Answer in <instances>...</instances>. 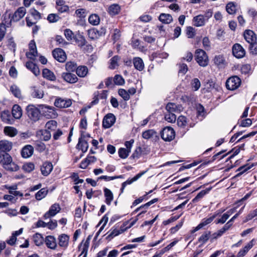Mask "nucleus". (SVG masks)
<instances>
[{"instance_id":"ddd939ff","label":"nucleus","mask_w":257,"mask_h":257,"mask_svg":"<svg viewBox=\"0 0 257 257\" xmlns=\"http://www.w3.org/2000/svg\"><path fill=\"white\" fill-rule=\"evenodd\" d=\"M52 55L54 58L60 62H64L66 60V55L62 49H55L53 51Z\"/></svg>"},{"instance_id":"f704fd0d","label":"nucleus","mask_w":257,"mask_h":257,"mask_svg":"<svg viewBox=\"0 0 257 257\" xmlns=\"http://www.w3.org/2000/svg\"><path fill=\"white\" fill-rule=\"evenodd\" d=\"M4 133L7 136L11 137H15L18 134L17 129L12 126H6L4 128Z\"/></svg>"},{"instance_id":"13d9d810","label":"nucleus","mask_w":257,"mask_h":257,"mask_svg":"<svg viewBox=\"0 0 257 257\" xmlns=\"http://www.w3.org/2000/svg\"><path fill=\"white\" fill-rule=\"evenodd\" d=\"M214 62L217 66H221L224 63V59L222 55L216 56L214 58Z\"/></svg>"},{"instance_id":"4468645a","label":"nucleus","mask_w":257,"mask_h":257,"mask_svg":"<svg viewBox=\"0 0 257 257\" xmlns=\"http://www.w3.org/2000/svg\"><path fill=\"white\" fill-rule=\"evenodd\" d=\"M125 230V229L123 228V227H118V226H115L107 233L108 235L106 238L110 240L115 236L123 233Z\"/></svg>"},{"instance_id":"09e8293b","label":"nucleus","mask_w":257,"mask_h":257,"mask_svg":"<svg viewBox=\"0 0 257 257\" xmlns=\"http://www.w3.org/2000/svg\"><path fill=\"white\" fill-rule=\"evenodd\" d=\"M2 120L6 123H9L11 122V115L9 111H4L1 113V115Z\"/></svg>"},{"instance_id":"ea45409f","label":"nucleus","mask_w":257,"mask_h":257,"mask_svg":"<svg viewBox=\"0 0 257 257\" xmlns=\"http://www.w3.org/2000/svg\"><path fill=\"white\" fill-rule=\"evenodd\" d=\"M211 187L206 189L204 190L200 191L197 196L193 199L192 202L193 203L197 202L200 199L203 198L206 194H207L211 189Z\"/></svg>"},{"instance_id":"49530a36","label":"nucleus","mask_w":257,"mask_h":257,"mask_svg":"<svg viewBox=\"0 0 257 257\" xmlns=\"http://www.w3.org/2000/svg\"><path fill=\"white\" fill-rule=\"evenodd\" d=\"M66 70L68 72H73L76 70L77 64L74 62L69 61L65 64Z\"/></svg>"},{"instance_id":"e2e57ef3","label":"nucleus","mask_w":257,"mask_h":257,"mask_svg":"<svg viewBox=\"0 0 257 257\" xmlns=\"http://www.w3.org/2000/svg\"><path fill=\"white\" fill-rule=\"evenodd\" d=\"M195 30L192 27H188L186 29V35L188 38H193L195 35Z\"/></svg>"},{"instance_id":"9d476101","label":"nucleus","mask_w":257,"mask_h":257,"mask_svg":"<svg viewBox=\"0 0 257 257\" xmlns=\"http://www.w3.org/2000/svg\"><path fill=\"white\" fill-rule=\"evenodd\" d=\"M54 105L59 108H67L72 105V100L70 99H64L57 97L54 102Z\"/></svg>"},{"instance_id":"4be33fe9","label":"nucleus","mask_w":257,"mask_h":257,"mask_svg":"<svg viewBox=\"0 0 257 257\" xmlns=\"http://www.w3.org/2000/svg\"><path fill=\"white\" fill-rule=\"evenodd\" d=\"M158 201V199L157 198H155L152 200H151L150 201L147 202V203L144 204V205H141V206H140L139 207L137 208L134 211V213H137L138 212L139 210H141L142 208H145V210H142V212L141 213H140L138 215H137V217H139V216H140L143 213H145L146 211H147V210L148 209V208L151 205H152L153 204L156 203V202Z\"/></svg>"},{"instance_id":"5fc2aeb1","label":"nucleus","mask_w":257,"mask_h":257,"mask_svg":"<svg viewBox=\"0 0 257 257\" xmlns=\"http://www.w3.org/2000/svg\"><path fill=\"white\" fill-rule=\"evenodd\" d=\"M130 152L125 148H121L118 150V155L122 159L126 158L129 155Z\"/></svg>"},{"instance_id":"a18cd8bd","label":"nucleus","mask_w":257,"mask_h":257,"mask_svg":"<svg viewBox=\"0 0 257 257\" xmlns=\"http://www.w3.org/2000/svg\"><path fill=\"white\" fill-rule=\"evenodd\" d=\"M120 11V7L118 5H112L108 9V12L111 15H117Z\"/></svg>"},{"instance_id":"a211bd4d","label":"nucleus","mask_w":257,"mask_h":257,"mask_svg":"<svg viewBox=\"0 0 257 257\" xmlns=\"http://www.w3.org/2000/svg\"><path fill=\"white\" fill-rule=\"evenodd\" d=\"M62 77L65 81L70 83H74L78 79L74 74L71 73H63Z\"/></svg>"},{"instance_id":"b1692460","label":"nucleus","mask_w":257,"mask_h":257,"mask_svg":"<svg viewBox=\"0 0 257 257\" xmlns=\"http://www.w3.org/2000/svg\"><path fill=\"white\" fill-rule=\"evenodd\" d=\"M83 137H84V136L82 134L81 137L79 138L78 143L77 146L82 152L85 153L87 151L88 144V143L83 139Z\"/></svg>"},{"instance_id":"6e6d98bb","label":"nucleus","mask_w":257,"mask_h":257,"mask_svg":"<svg viewBox=\"0 0 257 257\" xmlns=\"http://www.w3.org/2000/svg\"><path fill=\"white\" fill-rule=\"evenodd\" d=\"M118 94L125 101L129 100L130 98L129 93L124 89H119Z\"/></svg>"},{"instance_id":"3c124183","label":"nucleus","mask_w":257,"mask_h":257,"mask_svg":"<svg viewBox=\"0 0 257 257\" xmlns=\"http://www.w3.org/2000/svg\"><path fill=\"white\" fill-rule=\"evenodd\" d=\"M38 110L40 112V116L41 115L47 116L48 112V106L43 104L38 105Z\"/></svg>"},{"instance_id":"72a5a7b5","label":"nucleus","mask_w":257,"mask_h":257,"mask_svg":"<svg viewBox=\"0 0 257 257\" xmlns=\"http://www.w3.org/2000/svg\"><path fill=\"white\" fill-rule=\"evenodd\" d=\"M159 20L165 24H170L173 21V18L171 15L162 13L159 18Z\"/></svg>"},{"instance_id":"9b49d317","label":"nucleus","mask_w":257,"mask_h":257,"mask_svg":"<svg viewBox=\"0 0 257 257\" xmlns=\"http://www.w3.org/2000/svg\"><path fill=\"white\" fill-rule=\"evenodd\" d=\"M232 54L237 58H241L245 56V51L241 45L234 44L232 48Z\"/></svg>"},{"instance_id":"f03ea898","label":"nucleus","mask_w":257,"mask_h":257,"mask_svg":"<svg viewBox=\"0 0 257 257\" xmlns=\"http://www.w3.org/2000/svg\"><path fill=\"white\" fill-rule=\"evenodd\" d=\"M28 117L34 122L40 119V112L38 108L33 104H29L26 108Z\"/></svg>"},{"instance_id":"c756f323","label":"nucleus","mask_w":257,"mask_h":257,"mask_svg":"<svg viewBox=\"0 0 257 257\" xmlns=\"http://www.w3.org/2000/svg\"><path fill=\"white\" fill-rule=\"evenodd\" d=\"M37 137L42 141L48 140V131L47 128L38 131L36 133Z\"/></svg>"},{"instance_id":"79ce46f5","label":"nucleus","mask_w":257,"mask_h":257,"mask_svg":"<svg viewBox=\"0 0 257 257\" xmlns=\"http://www.w3.org/2000/svg\"><path fill=\"white\" fill-rule=\"evenodd\" d=\"M88 21L90 24L93 26L98 25L100 22L99 17L96 14L91 15L89 17Z\"/></svg>"},{"instance_id":"1a4fd4ad","label":"nucleus","mask_w":257,"mask_h":257,"mask_svg":"<svg viewBox=\"0 0 257 257\" xmlns=\"http://www.w3.org/2000/svg\"><path fill=\"white\" fill-rule=\"evenodd\" d=\"M207 17L208 18L206 20L204 17V16L202 15H198L196 17H194L193 19V22L194 23V25L196 27H199L203 26L205 25L206 21L208 19L209 17L212 16V12H210L208 11L207 13Z\"/></svg>"},{"instance_id":"dca6fc26","label":"nucleus","mask_w":257,"mask_h":257,"mask_svg":"<svg viewBox=\"0 0 257 257\" xmlns=\"http://www.w3.org/2000/svg\"><path fill=\"white\" fill-rule=\"evenodd\" d=\"M166 109L168 112L174 113L175 112H180L182 110V107L180 105H177L174 103L170 102L167 104Z\"/></svg>"},{"instance_id":"4c0bfd02","label":"nucleus","mask_w":257,"mask_h":257,"mask_svg":"<svg viewBox=\"0 0 257 257\" xmlns=\"http://www.w3.org/2000/svg\"><path fill=\"white\" fill-rule=\"evenodd\" d=\"M69 237L65 234H63L59 237V244L62 247H66L68 244Z\"/></svg>"},{"instance_id":"6e6552de","label":"nucleus","mask_w":257,"mask_h":257,"mask_svg":"<svg viewBox=\"0 0 257 257\" xmlns=\"http://www.w3.org/2000/svg\"><path fill=\"white\" fill-rule=\"evenodd\" d=\"M26 13L25 8L22 7L19 8L12 15H10L9 17L11 18V22H16L22 19Z\"/></svg>"},{"instance_id":"a19ab883","label":"nucleus","mask_w":257,"mask_h":257,"mask_svg":"<svg viewBox=\"0 0 257 257\" xmlns=\"http://www.w3.org/2000/svg\"><path fill=\"white\" fill-rule=\"evenodd\" d=\"M157 136V133L154 130H149L143 133L142 137L145 139H149Z\"/></svg>"},{"instance_id":"5701e85b","label":"nucleus","mask_w":257,"mask_h":257,"mask_svg":"<svg viewBox=\"0 0 257 257\" xmlns=\"http://www.w3.org/2000/svg\"><path fill=\"white\" fill-rule=\"evenodd\" d=\"M103 31L104 30L102 29H101V32L97 31L95 29H90L88 30V36L92 40L96 39L101 36L102 33L105 34Z\"/></svg>"},{"instance_id":"c03bdc74","label":"nucleus","mask_w":257,"mask_h":257,"mask_svg":"<svg viewBox=\"0 0 257 257\" xmlns=\"http://www.w3.org/2000/svg\"><path fill=\"white\" fill-rule=\"evenodd\" d=\"M33 241L36 245L39 246L43 244L44 238L41 234L37 233L33 236Z\"/></svg>"},{"instance_id":"de8ad7c7","label":"nucleus","mask_w":257,"mask_h":257,"mask_svg":"<svg viewBox=\"0 0 257 257\" xmlns=\"http://www.w3.org/2000/svg\"><path fill=\"white\" fill-rule=\"evenodd\" d=\"M211 233L210 231H205L198 239L199 242L202 244L205 243L210 237Z\"/></svg>"},{"instance_id":"0e129e2a","label":"nucleus","mask_w":257,"mask_h":257,"mask_svg":"<svg viewBox=\"0 0 257 257\" xmlns=\"http://www.w3.org/2000/svg\"><path fill=\"white\" fill-rule=\"evenodd\" d=\"M36 150L40 152L44 151L46 149L45 145L41 141H37L35 143Z\"/></svg>"},{"instance_id":"0eeeda50","label":"nucleus","mask_w":257,"mask_h":257,"mask_svg":"<svg viewBox=\"0 0 257 257\" xmlns=\"http://www.w3.org/2000/svg\"><path fill=\"white\" fill-rule=\"evenodd\" d=\"M162 138L165 141H171L175 138V133L171 127H165L161 133Z\"/></svg>"},{"instance_id":"69168bd1","label":"nucleus","mask_w":257,"mask_h":257,"mask_svg":"<svg viewBox=\"0 0 257 257\" xmlns=\"http://www.w3.org/2000/svg\"><path fill=\"white\" fill-rule=\"evenodd\" d=\"M7 46L10 50L15 52L16 51V44L13 38H10L8 41Z\"/></svg>"},{"instance_id":"c85d7f7f","label":"nucleus","mask_w":257,"mask_h":257,"mask_svg":"<svg viewBox=\"0 0 257 257\" xmlns=\"http://www.w3.org/2000/svg\"><path fill=\"white\" fill-rule=\"evenodd\" d=\"M12 113L13 116L15 118H20L22 115V110L21 107L17 104L14 105L12 108Z\"/></svg>"},{"instance_id":"7ed1b4c3","label":"nucleus","mask_w":257,"mask_h":257,"mask_svg":"<svg viewBox=\"0 0 257 257\" xmlns=\"http://www.w3.org/2000/svg\"><path fill=\"white\" fill-rule=\"evenodd\" d=\"M195 60L202 67H205L208 64V58L206 52L202 49H197L195 52Z\"/></svg>"},{"instance_id":"a878e982","label":"nucleus","mask_w":257,"mask_h":257,"mask_svg":"<svg viewBox=\"0 0 257 257\" xmlns=\"http://www.w3.org/2000/svg\"><path fill=\"white\" fill-rule=\"evenodd\" d=\"M104 194L105 198V202L108 205H110L111 204V201L113 199V195L112 192L107 188H104Z\"/></svg>"},{"instance_id":"39448f33","label":"nucleus","mask_w":257,"mask_h":257,"mask_svg":"<svg viewBox=\"0 0 257 257\" xmlns=\"http://www.w3.org/2000/svg\"><path fill=\"white\" fill-rule=\"evenodd\" d=\"M241 84V80L237 76L229 77L226 81V87L228 90H234L239 87Z\"/></svg>"},{"instance_id":"8fccbe9b","label":"nucleus","mask_w":257,"mask_h":257,"mask_svg":"<svg viewBox=\"0 0 257 257\" xmlns=\"http://www.w3.org/2000/svg\"><path fill=\"white\" fill-rule=\"evenodd\" d=\"M38 55L37 50H29V52L26 53V57L32 60H35L36 57Z\"/></svg>"},{"instance_id":"774afa93","label":"nucleus","mask_w":257,"mask_h":257,"mask_svg":"<svg viewBox=\"0 0 257 257\" xmlns=\"http://www.w3.org/2000/svg\"><path fill=\"white\" fill-rule=\"evenodd\" d=\"M64 35L68 41H71L73 38L74 39L75 36L73 32L69 29H67L64 31Z\"/></svg>"},{"instance_id":"680f3d73","label":"nucleus","mask_w":257,"mask_h":257,"mask_svg":"<svg viewBox=\"0 0 257 257\" xmlns=\"http://www.w3.org/2000/svg\"><path fill=\"white\" fill-rule=\"evenodd\" d=\"M34 164L32 163L25 164L23 166L24 170L27 173H30L34 169Z\"/></svg>"},{"instance_id":"052dcab7","label":"nucleus","mask_w":257,"mask_h":257,"mask_svg":"<svg viewBox=\"0 0 257 257\" xmlns=\"http://www.w3.org/2000/svg\"><path fill=\"white\" fill-rule=\"evenodd\" d=\"M203 47L206 50H209L211 49V42L207 37H205L202 40Z\"/></svg>"},{"instance_id":"412c9836","label":"nucleus","mask_w":257,"mask_h":257,"mask_svg":"<svg viewBox=\"0 0 257 257\" xmlns=\"http://www.w3.org/2000/svg\"><path fill=\"white\" fill-rule=\"evenodd\" d=\"M33 147L31 145H27L22 149L21 155L23 158H28L33 155Z\"/></svg>"},{"instance_id":"6ab92c4d","label":"nucleus","mask_w":257,"mask_h":257,"mask_svg":"<svg viewBox=\"0 0 257 257\" xmlns=\"http://www.w3.org/2000/svg\"><path fill=\"white\" fill-rule=\"evenodd\" d=\"M30 93L33 98H41L44 96L43 91L36 86L31 87Z\"/></svg>"},{"instance_id":"e433bc0d","label":"nucleus","mask_w":257,"mask_h":257,"mask_svg":"<svg viewBox=\"0 0 257 257\" xmlns=\"http://www.w3.org/2000/svg\"><path fill=\"white\" fill-rule=\"evenodd\" d=\"M253 166H254L253 164H251V165H248V164H246V165H245L240 167L237 170V171L239 172V173H237L235 176L234 177H238L240 176L244 173L246 172L248 170L251 169Z\"/></svg>"},{"instance_id":"aec40b11","label":"nucleus","mask_w":257,"mask_h":257,"mask_svg":"<svg viewBox=\"0 0 257 257\" xmlns=\"http://www.w3.org/2000/svg\"><path fill=\"white\" fill-rule=\"evenodd\" d=\"M254 239L250 241L243 248L240 249L237 254V257H243L245 255L249 249L253 246Z\"/></svg>"},{"instance_id":"603ef678","label":"nucleus","mask_w":257,"mask_h":257,"mask_svg":"<svg viewBox=\"0 0 257 257\" xmlns=\"http://www.w3.org/2000/svg\"><path fill=\"white\" fill-rule=\"evenodd\" d=\"M48 190L44 188L41 189L35 195L37 200H40L43 198L47 194Z\"/></svg>"},{"instance_id":"7c9ffc66","label":"nucleus","mask_w":257,"mask_h":257,"mask_svg":"<svg viewBox=\"0 0 257 257\" xmlns=\"http://www.w3.org/2000/svg\"><path fill=\"white\" fill-rule=\"evenodd\" d=\"M57 10L61 13L65 12L69 10V7L65 5L64 0H56V2Z\"/></svg>"},{"instance_id":"338daca9","label":"nucleus","mask_w":257,"mask_h":257,"mask_svg":"<svg viewBox=\"0 0 257 257\" xmlns=\"http://www.w3.org/2000/svg\"><path fill=\"white\" fill-rule=\"evenodd\" d=\"M229 217V215L226 213H225L221 216L220 218L215 220V223L216 224H223L226 222Z\"/></svg>"},{"instance_id":"c9c22d12","label":"nucleus","mask_w":257,"mask_h":257,"mask_svg":"<svg viewBox=\"0 0 257 257\" xmlns=\"http://www.w3.org/2000/svg\"><path fill=\"white\" fill-rule=\"evenodd\" d=\"M61 210L60 206L58 203H55L52 205L49 209V217L54 216Z\"/></svg>"},{"instance_id":"864d4df0","label":"nucleus","mask_w":257,"mask_h":257,"mask_svg":"<svg viewBox=\"0 0 257 257\" xmlns=\"http://www.w3.org/2000/svg\"><path fill=\"white\" fill-rule=\"evenodd\" d=\"M165 119L169 122H175L176 120V116L173 113L168 112L165 115Z\"/></svg>"},{"instance_id":"58836bf2","label":"nucleus","mask_w":257,"mask_h":257,"mask_svg":"<svg viewBox=\"0 0 257 257\" xmlns=\"http://www.w3.org/2000/svg\"><path fill=\"white\" fill-rule=\"evenodd\" d=\"M10 91L16 97L18 98H22L21 90L16 85L14 84L10 87Z\"/></svg>"},{"instance_id":"4d7b16f0","label":"nucleus","mask_w":257,"mask_h":257,"mask_svg":"<svg viewBox=\"0 0 257 257\" xmlns=\"http://www.w3.org/2000/svg\"><path fill=\"white\" fill-rule=\"evenodd\" d=\"M114 83L117 85H122L124 83V80L120 75H115L113 78Z\"/></svg>"},{"instance_id":"f257e3e1","label":"nucleus","mask_w":257,"mask_h":257,"mask_svg":"<svg viewBox=\"0 0 257 257\" xmlns=\"http://www.w3.org/2000/svg\"><path fill=\"white\" fill-rule=\"evenodd\" d=\"M0 164L8 171H16L19 166L12 162L11 156L7 153L0 152Z\"/></svg>"},{"instance_id":"2f4dec72","label":"nucleus","mask_w":257,"mask_h":257,"mask_svg":"<svg viewBox=\"0 0 257 257\" xmlns=\"http://www.w3.org/2000/svg\"><path fill=\"white\" fill-rule=\"evenodd\" d=\"M120 60V57L115 55L111 58L109 60V68L110 69H114L118 66V62Z\"/></svg>"},{"instance_id":"f8f14e48","label":"nucleus","mask_w":257,"mask_h":257,"mask_svg":"<svg viewBox=\"0 0 257 257\" xmlns=\"http://www.w3.org/2000/svg\"><path fill=\"white\" fill-rule=\"evenodd\" d=\"M115 121V117L112 113L107 114L103 118L102 126L105 128L110 127Z\"/></svg>"},{"instance_id":"20e7f679","label":"nucleus","mask_w":257,"mask_h":257,"mask_svg":"<svg viewBox=\"0 0 257 257\" xmlns=\"http://www.w3.org/2000/svg\"><path fill=\"white\" fill-rule=\"evenodd\" d=\"M76 43L80 48H83L87 52H91L93 47L90 44H86L87 41L85 37L81 35H76L74 37Z\"/></svg>"},{"instance_id":"cd10ccee","label":"nucleus","mask_w":257,"mask_h":257,"mask_svg":"<svg viewBox=\"0 0 257 257\" xmlns=\"http://www.w3.org/2000/svg\"><path fill=\"white\" fill-rule=\"evenodd\" d=\"M77 75L80 77H85L88 73V68L85 66H79L76 69Z\"/></svg>"},{"instance_id":"bf43d9fd","label":"nucleus","mask_w":257,"mask_h":257,"mask_svg":"<svg viewBox=\"0 0 257 257\" xmlns=\"http://www.w3.org/2000/svg\"><path fill=\"white\" fill-rule=\"evenodd\" d=\"M191 85L194 91H197L200 87L201 83L198 78H194L191 81Z\"/></svg>"},{"instance_id":"37998d69","label":"nucleus","mask_w":257,"mask_h":257,"mask_svg":"<svg viewBox=\"0 0 257 257\" xmlns=\"http://www.w3.org/2000/svg\"><path fill=\"white\" fill-rule=\"evenodd\" d=\"M226 10L229 14H234L236 11L235 4L233 2L228 3L226 6Z\"/></svg>"},{"instance_id":"423d86ee","label":"nucleus","mask_w":257,"mask_h":257,"mask_svg":"<svg viewBox=\"0 0 257 257\" xmlns=\"http://www.w3.org/2000/svg\"><path fill=\"white\" fill-rule=\"evenodd\" d=\"M224 211H225L224 209L221 210H219L217 212H216L214 214V215H213L212 216H210L207 218H204V219H202V221L192 231V233H194V232L198 231V230L200 229L204 226L210 223L216 216H217L219 214L222 213Z\"/></svg>"},{"instance_id":"393cba45","label":"nucleus","mask_w":257,"mask_h":257,"mask_svg":"<svg viewBox=\"0 0 257 257\" xmlns=\"http://www.w3.org/2000/svg\"><path fill=\"white\" fill-rule=\"evenodd\" d=\"M133 64L135 68L140 71H142L145 67L143 60L140 57H135L133 59Z\"/></svg>"},{"instance_id":"bb28decb","label":"nucleus","mask_w":257,"mask_h":257,"mask_svg":"<svg viewBox=\"0 0 257 257\" xmlns=\"http://www.w3.org/2000/svg\"><path fill=\"white\" fill-rule=\"evenodd\" d=\"M26 67L31 70L36 76L40 74V70L38 67L33 62L28 61L26 63Z\"/></svg>"},{"instance_id":"473e14b6","label":"nucleus","mask_w":257,"mask_h":257,"mask_svg":"<svg viewBox=\"0 0 257 257\" xmlns=\"http://www.w3.org/2000/svg\"><path fill=\"white\" fill-rule=\"evenodd\" d=\"M89 245V237H88L87 239L85 241V242L82 244V242L79 246V249L81 250V254L80 255L82 254H86L87 255V250Z\"/></svg>"},{"instance_id":"2eb2a0df","label":"nucleus","mask_w":257,"mask_h":257,"mask_svg":"<svg viewBox=\"0 0 257 257\" xmlns=\"http://www.w3.org/2000/svg\"><path fill=\"white\" fill-rule=\"evenodd\" d=\"M244 38L249 44L256 41V37L255 33L251 30H245L243 34Z\"/></svg>"},{"instance_id":"f3484780","label":"nucleus","mask_w":257,"mask_h":257,"mask_svg":"<svg viewBox=\"0 0 257 257\" xmlns=\"http://www.w3.org/2000/svg\"><path fill=\"white\" fill-rule=\"evenodd\" d=\"M13 146L12 142L7 140L0 141V152L6 153L11 150Z\"/></svg>"}]
</instances>
